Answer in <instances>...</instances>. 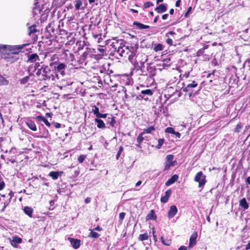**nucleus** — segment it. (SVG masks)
Wrapping results in <instances>:
<instances>
[{
	"label": "nucleus",
	"mask_w": 250,
	"mask_h": 250,
	"mask_svg": "<svg viewBox=\"0 0 250 250\" xmlns=\"http://www.w3.org/2000/svg\"><path fill=\"white\" fill-rule=\"evenodd\" d=\"M174 134L176 137L180 138L181 137V134L178 132L175 131V133L173 134Z\"/></svg>",
	"instance_id": "13d9d810"
},
{
	"label": "nucleus",
	"mask_w": 250,
	"mask_h": 250,
	"mask_svg": "<svg viewBox=\"0 0 250 250\" xmlns=\"http://www.w3.org/2000/svg\"><path fill=\"white\" fill-rule=\"evenodd\" d=\"M22 239L18 236H13L12 239H10V243L11 245L14 248L18 247V244L21 243Z\"/></svg>",
	"instance_id": "f8f14e48"
},
{
	"label": "nucleus",
	"mask_w": 250,
	"mask_h": 250,
	"mask_svg": "<svg viewBox=\"0 0 250 250\" xmlns=\"http://www.w3.org/2000/svg\"><path fill=\"white\" fill-rule=\"evenodd\" d=\"M82 6V2L81 0H77L76 1V3L75 4V7L76 10H79L81 8V6Z\"/></svg>",
	"instance_id": "a19ab883"
},
{
	"label": "nucleus",
	"mask_w": 250,
	"mask_h": 250,
	"mask_svg": "<svg viewBox=\"0 0 250 250\" xmlns=\"http://www.w3.org/2000/svg\"><path fill=\"white\" fill-rule=\"evenodd\" d=\"M166 42L169 45H173V43H172L173 42H172V40L171 39H170V38L167 39L166 40Z\"/></svg>",
	"instance_id": "864d4df0"
},
{
	"label": "nucleus",
	"mask_w": 250,
	"mask_h": 250,
	"mask_svg": "<svg viewBox=\"0 0 250 250\" xmlns=\"http://www.w3.org/2000/svg\"><path fill=\"white\" fill-rule=\"evenodd\" d=\"M90 201H91V199H90V198L87 197V198H86L85 199V202L86 203H87H87H90Z\"/></svg>",
	"instance_id": "69168bd1"
},
{
	"label": "nucleus",
	"mask_w": 250,
	"mask_h": 250,
	"mask_svg": "<svg viewBox=\"0 0 250 250\" xmlns=\"http://www.w3.org/2000/svg\"><path fill=\"white\" fill-rule=\"evenodd\" d=\"M239 206L245 210L249 208V205L246 198H243L239 201Z\"/></svg>",
	"instance_id": "f3484780"
},
{
	"label": "nucleus",
	"mask_w": 250,
	"mask_h": 250,
	"mask_svg": "<svg viewBox=\"0 0 250 250\" xmlns=\"http://www.w3.org/2000/svg\"><path fill=\"white\" fill-rule=\"evenodd\" d=\"M94 230H98V231H101L102 230V229L98 226L94 229Z\"/></svg>",
	"instance_id": "338daca9"
},
{
	"label": "nucleus",
	"mask_w": 250,
	"mask_h": 250,
	"mask_svg": "<svg viewBox=\"0 0 250 250\" xmlns=\"http://www.w3.org/2000/svg\"><path fill=\"white\" fill-rule=\"evenodd\" d=\"M24 213L29 216L30 217H31L32 216L33 213V209L31 207H25L24 208Z\"/></svg>",
	"instance_id": "cd10ccee"
},
{
	"label": "nucleus",
	"mask_w": 250,
	"mask_h": 250,
	"mask_svg": "<svg viewBox=\"0 0 250 250\" xmlns=\"http://www.w3.org/2000/svg\"><path fill=\"white\" fill-rule=\"evenodd\" d=\"M178 175L174 174L165 183L166 186L168 187L173 184L174 182L177 181L178 179Z\"/></svg>",
	"instance_id": "dca6fc26"
},
{
	"label": "nucleus",
	"mask_w": 250,
	"mask_h": 250,
	"mask_svg": "<svg viewBox=\"0 0 250 250\" xmlns=\"http://www.w3.org/2000/svg\"><path fill=\"white\" fill-rule=\"evenodd\" d=\"M115 51L120 56L128 58V50H127V48L125 46V44L121 43L120 46L118 47L117 49V47L115 48Z\"/></svg>",
	"instance_id": "423d86ee"
},
{
	"label": "nucleus",
	"mask_w": 250,
	"mask_h": 250,
	"mask_svg": "<svg viewBox=\"0 0 250 250\" xmlns=\"http://www.w3.org/2000/svg\"><path fill=\"white\" fill-rule=\"evenodd\" d=\"M167 10L166 6L164 4H161L157 7L155 8V10L158 13H163L166 12Z\"/></svg>",
	"instance_id": "412c9836"
},
{
	"label": "nucleus",
	"mask_w": 250,
	"mask_h": 250,
	"mask_svg": "<svg viewBox=\"0 0 250 250\" xmlns=\"http://www.w3.org/2000/svg\"><path fill=\"white\" fill-rule=\"evenodd\" d=\"M37 119L39 121H42L44 124L48 126H50L51 124L48 121V120L44 117L42 116H38L37 117Z\"/></svg>",
	"instance_id": "c756f323"
},
{
	"label": "nucleus",
	"mask_w": 250,
	"mask_h": 250,
	"mask_svg": "<svg viewBox=\"0 0 250 250\" xmlns=\"http://www.w3.org/2000/svg\"><path fill=\"white\" fill-rule=\"evenodd\" d=\"M163 49H164L163 45L162 44L158 43V44H156L155 45L153 49L155 52H158V51L163 50Z\"/></svg>",
	"instance_id": "72a5a7b5"
},
{
	"label": "nucleus",
	"mask_w": 250,
	"mask_h": 250,
	"mask_svg": "<svg viewBox=\"0 0 250 250\" xmlns=\"http://www.w3.org/2000/svg\"><path fill=\"white\" fill-rule=\"evenodd\" d=\"M2 57L7 62L10 63L16 62L19 60V57H17L16 55L11 53H8L7 56L3 55Z\"/></svg>",
	"instance_id": "1a4fd4ad"
},
{
	"label": "nucleus",
	"mask_w": 250,
	"mask_h": 250,
	"mask_svg": "<svg viewBox=\"0 0 250 250\" xmlns=\"http://www.w3.org/2000/svg\"><path fill=\"white\" fill-rule=\"evenodd\" d=\"M192 9L191 7H188L187 12L185 14V17H187L189 14V13L190 12L191 10Z\"/></svg>",
	"instance_id": "5fc2aeb1"
},
{
	"label": "nucleus",
	"mask_w": 250,
	"mask_h": 250,
	"mask_svg": "<svg viewBox=\"0 0 250 250\" xmlns=\"http://www.w3.org/2000/svg\"><path fill=\"white\" fill-rule=\"evenodd\" d=\"M8 195L9 196V199L11 200L12 197L13 196V192L12 191H10Z\"/></svg>",
	"instance_id": "e2e57ef3"
},
{
	"label": "nucleus",
	"mask_w": 250,
	"mask_h": 250,
	"mask_svg": "<svg viewBox=\"0 0 250 250\" xmlns=\"http://www.w3.org/2000/svg\"><path fill=\"white\" fill-rule=\"evenodd\" d=\"M133 25L135 26V28L137 29H147L149 28V26L145 25L142 23H140L138 21H134L133 23Z\"/></svg>",
	"instance_id": "a211bd4d"
},
{
	"label": "nucleus",
	"mask_w": 250,
	"mask_h": 250,
	"mask_svg": "<svg viewBox=\"0 0 250 250\" xmlns=\"http://www.w3.org/2000/svg\"><path fill=\"white\" fill-rule=\"evenodd\" d=\"M177 208L176 207L173 205L170 207V209L168 212V216L169 218L173 217L177 212Z\"/></svg>",
	"instance_id": "2eb2a0df"
},
{
	"label": "nucleus",
	"mask_w": 250,
	"mask_h": 250,
	"mask_svg": "<svg viewBox=\"0 0 250 250\" xmlns=\"http://www.w3.org/2000/svg\"><path fill=\"white\" fill-rule=\"evenodd\" d=\"M94 122L97 124V126L98 128L100 129H104L105 128L104 123L102 120L100 119V118L96 117L94 119Z\"/></svg>",
	"instance_id": "6ab92c4d"
},
{
	"label": "nucleus",
	"mask_w": 250,
	"mask_h": 250,
	"mask_svg": "<svg viewBox=\"0 0 250 250\" xmlns=\"http://www.w3.org/2000/svg\"><path fill=\"white\" fill-rule=\"evenodd\" d=\"M172 193L171 189L167 190L165 192V195L161 198V202L163 203L167 202L168 198Z\"/></svg>",
	"instance_id": "4468645a"
},
{
	"label": "nucleus",
	"mask_w": 250,
	"mask_h": 250,
	"mask_svg": "<svg viewBox=\"0 0 250 250\" xmlns=\"http://www.w3.org/2000/svg\"><path fill=\"white\" fill-rule=\"evenodd\" d=\"M197 85L198 83L196 82L193 81L192 82V83H188L183 90L185 92H189V95L190 97L192 94V91H190V89L192 88L196 87L197 86Z\"/></svg>",
	"instance_id": "9d476101"
},
{
	"label": "nucleus",
	"mask_w": 250,
	"mask_h": 250,
	"mask_svg": "<svg viewBox=\"0 0 250 250\" xmlns=\"http://www.w3.org/2000/svg\"><path fill=\"white\" fill-rule=\"evenodd\" d=\"M111 116V117H107L105 120V122L107 124H109L112 127H114L116 122L115 120V118L112 116Z\"/></svg>",
	"instance_id": "bb28decb"
},
{
	"label": "nucleus",
	"mask_w": 250,
	"mask_h": 250,
	"mask_svg": "<svg viewBox=\"0 0 250 250\" xmlns=\"http://www.w3.org/2000/svg\"><path fill=\"white\" fill-rule=\"evenodd\" d=\"M26 124L31 130L34 131L37 130L36 125L33 121L31 120H29L27 122H26Z\"/></svg>",
	"instance_id": "393cba45"
},
{
	"label": "nucleus",
	"mask_w": 250,
	"mask_h": 250,
	"mask_svg": "<svg viewBox=\"0 0 250 250\" xmlns=\"http://www.w3.org/2000/svg\"><path fill=\"white\" fill-rule=\"evenodd\" d=\"M246 182L250 185V177H247L246 180Z\"/></svg>",
	"instance_id": "774afa93"
},
{
	"label": "nucleus",
	"mask_w": 250,
	"mask_h": 250,
	"mask_svg": "<svg viewBox=\"0 0 250 250\" xmlns=\"http://www.w3.org/2000/svg\"><path fill=\"white\" fill-rule=\"evenodd\" d=\"M28 35L31 36L34 33L37 32L38 31L36 29V25L35 24H33L28 27Z\"/></svg>",
	"instance_id": "a878e982"
},
{
	"label": "nucleus",
	"mask_w": 250,
	"mask_h": 250,
	"mask_svg": "<svg viewBox=\"0 0 250 250\" xmlns=\"http://www.w3.org/2000/svg\"><path fill=\"white\" fill-rule=\"evenodd\" d=\"M44 68V64L42 65L40 68L38 69L37 72H36V75L37 76L42 75V69H43Z\"/></svg>",
	"instance_id": "37998d69"
},
{
	"label": "nucleus",
	"mask_w": 250,
	"mask_h": 250,
	"mask_svg": "<svg viewBox=\"0 0 250 250\" xmlns=\"http://www.w3.org/2000/svg\"><path fill=\"white\" fill-rule=\"evenodd\" d=\"M31 76H34V74L33 73H30L28 76L21 79L20 81L21 83L22 84L26 83L29 81L30 77Z\"/></svg>",
	"instance_id": "7c9ffc66"
},
{
	"label": "nucleus",
	"mask_w": 250,
	"mask_h": 250,
	"mask_svg": "<svg viewBox=\"0 0 250 250\" xmlns=\"http://www.w3.org/2000/svg\"><path fill=\"white\" fill-rule=\"evenodd\" d=\"M52 124L54 125L55 127L56 128H59L61 127V125L60 123L53 122L52 123Z\"/></svg>",
	"instance_id": "603ef678"
},
{
	"label": "nucleus",
	"mask_w": 250,
	"mask_h": 250,
	"mask_svg": "<svg viewBox=\"0 0 250 250\" xmlns=\"http://www.w3.org/2000/svg\"><path fill=\"white\" fill-rule=\"evenodd\" d=\"M50 66L53 68L55 73L58 75L60 73L61 75L64 76L65 75V70L67 67L66 64L62 62H51L50 63Z\"/></svg>",
	"instance_id": "7ed1b4c3"
},
{
	"label": "nucleus",
	"mask_w": 250,
	"mask_h": 250,
	"mask_svg": "<svg viewBox=\"0 0 250 250\" xmlns=\"http://www.w3.org/2000/svg\"><path fill=\"white\" fill-rule=\"evenodd\" d=\"M156 218L157 217L155 214V211L153 209H151L150 213L146 215V220H155Z\"/></svg>",
	"instance_id": "b1692460"
},
{
	"label": "nucleus",
	"mask_w": 250,
	"mask_h": 250,
	"mask_svg": "<svg viewBox=\"0 0 250 250\" xmlns=\"http://www.w3.org/2000/svg\"><path fill=\"white\" fill-rule=\"evenodd\" d=\"M46 31L47 32L49 33V34H51V33H54L55 29L52 26V24L49 23L48 25L46 26Z\"/></svg>",
	"instance_id": "c9c22d12"
},
{
	"label": "nucleus",
	"mask_w": 250,
	"mask_h": 250,
	"mask_svg": "<svg viewBox=\"0 0 250 250\" xmlns=\"http://www.w3.org/2000/svg\"><path fill=\"white\" fill-rule=\"evenodd\" d=\"M9 83V81L4 77L0 75V85H6Z\"/></svg>",
	"instance_id": "2f4dec72"
},
{
	"label": "nucleus",
	"mask_w": 250,
	"mask_h": 250,
	"mask_svg": "<svg viewBox=\"0 0 250 250\" xmlns=\"http://www.w3.org/2000/svg\"><path fill=\"white\" fill-rule=\"evenodd\" d=\"M178 250H187V247L182 246L178 249Z\"/></svg>",
	"instance_id": "052dcab7"
},
{
	"label": "nucleus",
	"mask_w": 250,
	"mask_h": 250,
	"mask_svg": "<svg viewBox=\"0 0 250 250\" xmlns=\"http://www.w3.org/2000/svg\"><path fill=\"white\" fill-rule=\"evenodd\" d=\"M148 238V236L146 233L144 234H141L139 237V240L140 241H144L147 240Z\"/></svg>",
	"instance_id": "58836bf2"
},
{
	"label": "nucleus",
	"mask_w": 250,
	"mask_h": 250,
	"mask_svg": "<svg viewBox=\"0 0 250 250\" xmlns=\"http://www.w3.org/2000/svg\"><path fill=\"white\" fill-rule=\"evenodd\" d=\"M92 112L96 116V117L99 115L100 113L99 112V109L96 105H93L92 106Z\"/></svg>",
	"instance_id": "f704fd0d"
},
{
	"label": "nucleus",
	"mask_w": 250,
	"mask_h": 250,
	"mask_svg": "<svg viewBox=\"0 0 250 250\" xmlns=\"http://www.w3.org/2000/svg\"><path fill=\"white\" fill-rule=\"evenodd\" d=\"M125 212H121L119 214V218L121 220H123L125 218Z\"/></svg>",
	"instance_id": "3c124183"
},
{
	"label": "nucleus",
	"mask_w": 250,
	"mask_h": 250,
	"mask_svg": "<svg viewBox=\"0 0 250 250\" xmlns=\"http://www.w3.org/2000/svg\"><path fill=\"white\" fill-rule=\"evenodd\" d=\"M164 141L165 139L164 138L159 139L158 141V143L157 145L156 146V148L158 149L161 148V147H162V145L164 143Z\"/></svg>",
	"instance_id": "ea45409f"
},
{
	"label": "nucleus",
	"mask_w": 250,
	"mask_h": 250,
	"mask_svg": "<svg viewBox=\"0 0 250 250\" xmlns=\"http://www.w3.org/2000/svg\"><path fill=\"white\" fill-rule=\"evenodd\" d=\"M28 45V44H23L21 45H10L9 46L8 49L11 52V54H13L16 55L21 52L22 49Z\"/></svg>",
	"instance_id": "0eeeda50"
},
{
	"label": "nucleus",
	"mask_w": 250,
	"mask_h": 250,
	"mask_svg": "<svg viewBox=\"0 0 250 250\" xmlns=\"http://www.w3.org/2000/svg\"><path fill=\"white\" fill-rule=\"evenodd\" d=\"M206 176L202 171L198 172L195 175L194 180L199 183L198 188H203L207 182Z\"/></svg>",
	"instance_id": "20e7f679"
},
{
	"label": "nucleus",
	"mask_w": 250,
	"mask_h": 250,
	"mask_svg": "<svg viewBox=\"0 0 250 250\" xmlns=\"http://www.w3.org/2000/svg\"><path fill=\"white\" fill-rule=\"evenodd\" d=\"M42 72V79L43 80L55 81L56 79H59L58 75L55 73L53 68L50 66V64L49 66L44 64V68Z\"/></svg>",
	"instance_id": "f257e3e1"
},
{
	"label": "nucleus",
	"mask_w": 250,
	"mask_h": 250,
	"mask_svg": "<svg viewBox=\"0 0 250 250\" xmlns=\"http://www.w3.org/2000/svg\"><path fill=\"white\" fill-rule=\"evenodd\" d=\"M175 130L174 129L172 128V127H168L167 128H166V130H165V132L166 133H170V134H174L175 133Z\"/></svg>",
	"instance_id": "a18cd8bd"
},
{
	"label": "nucleus",
	"mask_w": 250,
	"mask_h": 250,
	"mask_svg": "<svg viewBox=\"0 0 250 250\" xmlns=\"http://www.w3.org/2000/svg\"><path fill=\"white\" fill-rule=\"evenodd\" d=\"M168 17V14H165L164 15H163L162 17V18L163 20H167V19Z\"/></svg>",
	"instance_id": "4d7b16f0"
},
{
	"label": "nucleus",
	"mask_w": 250,
	"mask_h": 250,
	"mask_svg": "<svg viewBox=\"0 0 250 250\" xmlns=\"http://www.w3.org/2000/svg\"><path fill=\"white\" fill-rule=\"evenodd\" d=\"M11 202V200L8 199V201H7L6 202H4V207L5 208H6L7 206L8 205V204H9V203Z\"/></svg>",
	"instance_id": "bf43d9fd"
},
{
	"label": "nucleus",
	"mask_w": 250,
	"mask_h": 250,
	"mask_svg": "<svg viewBox=\"0 0 250 250\" xmlns=\"http://www.w3.org/2000/svg\"><path fill=\"white\" fill-rule=\"evenodd\" d=\"M197 234L196 232H194L191 234L189 238V243L188 245V249L192 248L196 244V238Z\"/></svg>",
	"instance_id": "9b49d317"
},
{
	"label": "nucleus",
	"mask_w": 250,
	"mask_h": 250,
	"mask_svg": "<svg viewBox=\"0 0 250 250\" xmlns=\"http://www.w3.org/2000/svg\"><path fill=\"white\" fill-rule=\"evenodd\" d=\"M2 177L1 176H0V190L2 189L5 186V183L2 180Z\"/></svg>",
	"instance_id": "09e8293b"
},
{
	"label": "nucleus",
	"mask_w": 250,
	"mask_h": 250,
	"mask_svg": "<svg viewBox=\"0 0 250 250\" xmlns=\"http://www.w3.org/2000/svg\"><path fill=\"white\" fill-rule=\"evenodd\" d=\"M71 245L73 248L75 249H77L80 247V240L77 239H74L72 238H68Z\"/></svg>",
	"instance_id": "ddd939ff"
},
{
	"label": "nucleus",
	"mask_w": 250,
	"mask_h": 250,
	"mask_svg": "<svg viewBox=\"0 0 250 250\" xmlns=\"http://www.w3.org/2000/svg\"><path fill=\"white\" fill-rule=\"evenodd\" d=\"M28 57V62H34L40 60L39 57L36 53L29 55Z\"/></svg>",
	"instance_id": "aec40b11"
},
{
	"label": "nucleus",
	"mask_w": 250,
	"mask_h": 250,
	"mask_svg": "<svg viewBox=\"0 0 250 250\" xmlns=\"http://www.w3.org/2000/svg\"><path fill=\"white\" fill-rule=\"evenodd\" d=\"M173 155L168 154L167 155L165 163L164 170H168L171 167L174 166L176 164V161H173Z\"/></svg>",
	"instance_id": "39448f33"
},
{
	"label": "nucleus",
	"mask_w": 250,
	"mask_h": 250,
	"mask_svg": "<svg viewBox=\"0 0 250 250\" xmlns=\"http://www.w3.org/2000/svg\"><path fill=\"white\" fill-rule=\"evenodd\" d=\"M123 150H124L123 147L121 146L119 147V150L117 152V154H116V158L117 160L119 159V157H120L121 154L122 153Z\"/></svg>",
	"instance_id": "c03bdc74"
},
{
	"label": "nucleus",
	"mask_w": 250,
	"mask_h": 250,
	"mask_svg": "<svg viewBox=\"0 0 250 250\" xmlns=\"http://www.w3.org/2000/svg\"><path fill=\"white\" fill-rule=\"evenodd\" d=\"M89 236L93 238H97L100 236V234L96 232L91 231L90 233Z\"/></svg>",
	"instance_id": "79ce46f5"
},
{
	"label": "nucleus",
	"mask_w": 250,
	"mask_h": 250,
	"mask_svg": "<svg viewBox=\"0 0 250 250\" xmlns=\"http://www.w3.org/2000/svg\"><path fill=\"white\" fill-rule=\"evenodd\" d=\"M243 128V125L241 123H239L236 127L234 129V132L236 133H239Z\"/></svg>",
	"instance_id": "4c0bfd02"
},
{
	"label": "nucleus",
	"mask_w": 250,
	"mask_h": 250,
	"mask_svg": "<svg viewBox=\"0 0 250 250\" xmlns=\"http://www.w3.org/2000/svg\"><path fill=\"white\" fill-rule=\"evenodd\" d=\"M161 242L163 243V245L165 246H169L170 245L171 242V240L167 239H165L164 237L162 236L161 237Z\"/></svg>",
	"instance_id": "473e14b6"
},
{
	"label": "nucleus",
	"mask_w": 250,
	"mask_h": 250,
	"mask_svg": "<svg viewBox=\"0 0 250 250\" xmlns=\"http://www.w3.org/2000/svg\"><path fill=\"white\" fill-rule=\"evenodd\" d=\"M63 173L62 171H51L49 173V175L51 177L52 179L56 180L59 176H61Z\"/></svg>",
	"instance_id": "4be33fe9"
},
{
	"label": "nucleus",
	"mask_w": 250,
	"mask_h": 250,
	"mask_svg": "<svg viewBox=\"0 0 250 250\" xmlns=\"http://www.w3.org/2000/svg\"><path fill=\"white\" fill-rule=\"evenodd\" d=\"M145 134V132H141L139 134L137 138V142L138 143V145H136L137 146H140V145L142 143L144 140L143 135Z\"/></svg>",
	"instance_id": "c85d7f7f"
},
{
	"label": "nucleus",
	"mask_w": 250,
	"mask_h": 250,
	"mask_svg": "<svg viewBox=\"0 0 250 250\" xmlns=\"http://www.w3.org/2000/svg\"><path fill=\"white\" fill-rule=\"evenodd\" d=\"M180 3H181V0H178L176 1V3H175V6L176 7H178L180 6Z\"/></svg>",
	"instance_id": "680f3d73"
},
{
	"label": "nucleus",
	"mask_w": 250,
	"mask_h": 250,
	"mask_svg": "<svg viewBox=\"0 0 250 250\" xmlns=\"http://www.w3.org/2000/svg\"><path fill=\"white\" fill-rule=\"evenodd\" d=\"M86 157L85 155H81L79 156V157L78 158V161L80 163H82L83 161L84 160L85 158Z\"/></svg>",
	"instance_id": "49530a36"
},
{
	"label": "nucleus",
	"mask_w": 250,
	"mask_h": 250,
	"mask_svg": "<svg viewBox=\"0 0 250 250\" xmlns=\"http://www.w3.org/2000/svg\"><path fill=\"white\" fill-rule=\"evenodd\" d=\"M35 6L33 9V14L34 16L38 15L41 13L42 11V9L40 6V5L38 4V2H36L34 3Z\"/></svg>",
	"instance_id": "5701e85b"
},
{
	"label": "nucleus",
	"mask_w": 250,
	"mask_h": 250,
	"mask_svg": "<svg viewBox=\"0 0 250 250\" xmlns=\"http://www.w3.org/2000/svg\"><path fill=\"white\" fill-rule=\"evenodd\" d=\"M175 34V33L173 31H170L168 33H167L166 35V36L167 37H169V35H174Z\"/></svg>",
	"instance_id": "6e6d98bb"
},
{
	"label": "nucleus",
	"mask_w": 250,
	"mask_h": 250,
	"mask_svg": "<svg viewBox=\"0 0 250 250\" xmlns=\"http://www.w3.org/2000/svg\"><path fill=\"white\" fill-rule=\"evenodd\" d=\"M155 130V128L153 126H150L147 128L144 129V132L146 133H151L152 131Z\"/></svg>",
	"instance_id": "e433bc0d"
},
{
	"label": "nucleus",
	"mask_w": 250,
	"mask_h": 250,
	"mask_svg": "<svg viewBox=\"0 0 250 250\" xmlns=\"http://www.w3.org/2000/svg\"><path fill=\"white\" fill-rule=\"evenodd\" d=\"M245 249L246 250H250V241L246 245Z\"/></svg>",
	"instance_id": "0e129e2a"
},
{
	"label": "nucleus",
	"mask_w": 250,
	"mask_h": 250,
	"mask_svg": "<svg viewBox=\"0 0 250 250\" xmlns=\"http://www.w3.org/2000/svg\"><path fill=\"white\" fill-rule=\"evenodd\" d=\"M153 6V4L151 2H145L144 4V7L145 8H148L150 7V6Z\"/></svg>",
	"instance_id": "de8ad7c7"
},
{
	"label": "nucleus",
	"mask_w": 250,
	"mask_h": 250,
	"mask_svg": "<svg viewBox=\"0 0 250 250\" xmlns=\"http://www.w3.org/2000/svg\"><path fill=\"white\" fill-rule=\"evenodd\" d=\"M153 94L152 90L147 89L141 91V94L137 97L138 99H144L145 100H148L147 97H146V95L151 96Z\"/></svg>",
	"instance_id": "6e6552de"
},
{
	"label": "nucleus",
	"mask_w": 250,
	"mask_h": 250,
	"mask_svg": "<svg viewBox=\"0 0 250 250\" xmlns=\"http://www.w3.org/2000/svg\"><path fill=\"white\" fill-rule=\"evenodd\" d=\"M125 47L127 48L128 50V59L132 62L133 58L136 55L137 50L138 49V44L137 43H134L133 44H129L128 43L125 44Z\"/></svg>",
	"instance_id": "f03ea898"
},
{
	"label": "nucleus",
	"mask_w": 250,
	"mask_h": 250,
	"mask_svg": "<svg viewBox=\"0 0 250 250\" xmlns=\"http://www.w3.org/2000/svg\"><path fill=\"white\" fill-rule=\"evenodd\" d=\"M107 115H108L107 113L102 114V113H100L99 114V115L97 116V118H106Z\"/></svg>",
	"instance_id": "8fccbe9b"
}]
</instances>
